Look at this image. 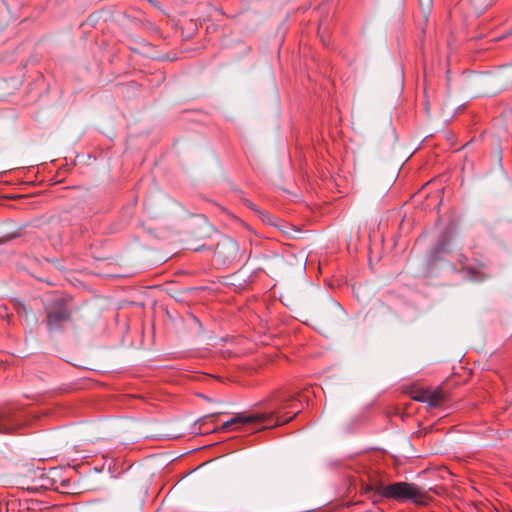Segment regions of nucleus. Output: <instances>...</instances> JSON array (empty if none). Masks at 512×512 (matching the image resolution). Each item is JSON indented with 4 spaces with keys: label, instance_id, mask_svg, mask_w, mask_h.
Listing matches in <instances>:
<instances>
[{
    "label": "nucleus",
    "instance_id": "f257e3e1",
    "mask_svg": "<svg viewBox=\"0 0 512 512\" xmlns=\"http://www.w3.org/2000/svg\"><path fill=\"white\" fill-rule=\"evenodd\" d=\"M291 309L299 306L305 323L327 325L335 323L342 314L341 306L326 292L312 285H307L304 299L299 303H286Z\"/></svg>",
    "mask_w": 512,
    "mask_h": 512
},
{
    "label": "nucleus",
    "instance_id": "f03ea898",
    "mask_svg": "<svg viewBox=\"0 0 512 512\" xmlns=\"http://www.w3.org/2000/svg\"><path fill=\"white\" fill-rule=\"evenodd\" d=\"M306 260L295 255L277 253L259 254L250 258L246 265L253 271L263 272L271 277H284L293 274H303Z\"/></svg>",
    "mask_w": 512,
    "mask_h": 512
},
{
    "label": "nucleus",
    "instance_id": "7ed1b4c3",
    "mask_svg": "<svg viewBox=\"0 0 512 512\" xmlns=\"http://www.w3.org/2000/svg\"><path fill=\"white\" fill-rule=\"evenodd\" d=\"M372 492L371 499L373 503H377L381 498L396 501H412L416 504H425L429 497L423 488L414 483L395 482L385 485L381 481L365 488V493Z\"/></svg>",
    "mask_w": 512,
    "mask_h": 512
},
{
    "label": "nucleus",
    "instance_id": "20e7f679",
    "mask_svg": "<svg viewBox=\"0 0 512 512\" xmlns=\"http://www.w3.org/2000/svg\"><path fill=\"white\" fill-rule=\"evenodd\" d=\"M71 300L70 297L57 296L45 305V323L50 333L60 332L65 323L72 322L75 309Z\"/></svg>",
    "mask_w": 512,
    "mask_h": 512
},
{
    "label": "nucleus",
    "instance_id": "39448f33",
    "mask_svg": "<svg viewBox=\"0 0 512 512\" xmlns=\"http://www.w3.org/2000/svg\"><path fill=\"white\" fill-rule=\"evenodd\" d=\"M148 489L147 477L135 476L127 479L119 488L116 503L125 508L140 506L148 494Z\"/></svg>",
    "mask_w": 512,
    "mask_h": 512
},
{
    "label": "nucleus",
    "instance_id": "423d86ee",
    "mask_svg": "<svg viewBox=\"0 0 512 512\" xmlns=\"http://www.w3.org/2000/svg\"><path fill=\"white\" fill-rule=\"evenodd\" d=\"M484 93L497 94L512 86V66L500 67L482 79Z\"/></svg>",
    "mask_w": 512,
    "mask_h": 512
},
{
    "label": "nucleus",
    "instance_id": "0eeeda50",
    "mask_svg": "<svg viewBox=\"0 0 512 512\" xmlns=\"http://www.w3.org/2000/svg\"><path fill=\"white\" fill-rule=\"evenodd\" d=\"M214 261L218 266H229L240 259L238 243L227 236H223L217 242L214 251Z\"/></svg>",
    "mask_w": 512,
    "mask_h": 512
},
{
    "label": "nucleus",
    "instance_id": "6e6552de",
    "mask_svg": "<svg viewBox=\"0 0 512 512\" xmlns=\"http://www.w3.org/2000/svg\"><path fill=\"white\" fill-rule=\"evenodd\" d=\"M211 226L205 221L194 223L189 230V239L187 240V247L193 251H199L204 248L203 245H198L196 242L209 237Z\"/></svg>",
    "mask_w": 512,
    "mask_h": 512
},
{
    "label": "nucleus",
    "instance_id": "1a4fd4ad",
    "mask_svg": "<svg viewBox=\"0 0 512 512\" xmlns=\"http://www.w3.org/2000/svg\"><path fill=\"white\" fill-rule=\"evenodd\" d=\"M24 425V422L18 418V415L12 410L0 411V433L10 434Z\"/></svg>",
    "mask_w": 512,
    "mask_h": 512
},
{
    "label": "nucleus",
    "instance_id": "9d476101",
    "mask_svg": "<svg viewBox=\"0 0 512 512\" xmlns=\"http://www.w3.org/2000/svg\"><path fill=\"white\" fill-rule=\"evenodd\" d=\"M270 416V414L263 413H256L251 415L236 414L232 419L226 421L220 429L227 430L236 424L262 423L265 422Z\"/></svg>",
    "mask_w": 512,
    "mask_h": 512
},
{
    "label": "nucleus",
    "instance_id": "9b49d317",
    "mask_svg": "<svg viewBox=\"0 0 512 512\" xmlns=\"http://www.w3.org/2000/svg\"><path fill=\"white\" fill-rule=\"evenodd\" d=\"M445 400V394L440 388L429 389L426 403L432 407L440 406Z\"/></svg>",
    "mask_w": 512,
    "mask_h": 512
},
{
    "label": "nucleus",
    "instance_id": "f8f14e48",
    "mask_svg": "<svg viewBox=\"0 0 512 512\" xmlns=\"http://www.w3.org/2000/svg\"><path fill=\"white\" fill-rule=\"evenodd\" d=\"M17 312L21 317H25L29 324H35L38 321L37 316L30 307L20 304L17 308Z\"/></svg>",
    "mask_w": 512,
    "mask_h": 512
},
{
    "label": "nucleus",
    "instance_id": "ddd939ff",
    "mask_svg": "<svg viewBox=\"0 0 512 512\" xmlns=\"http://www.w3.org/2000/svg\"><path fill=\"white\" fill-rule=\"evenodd\" d=\"M254 210L260 215L263 222H265L269 225H272V226H277V218L275 216L271 215L268 212L261 211L256 208H254Z\"/></svg>",
    "mask_w": 512,
    "mask_h": 512
},
{
    "label": "nucleus",
    "instance_id": "4468645a",
    "mask_svg": "<svg viewBox=\"0 0 512 512\" xmlns=\"http://www.w3.org/2000/svg\"><path fill=\"white\" fill-rule=\"evenodd\" d=\"M419 7L425 20L428 19L429 13L433 6V0H418Z\"/></svg>",
    "mask_w": 512,
    "mask_h": 512
},
{
    "label": "nucleus",
    "instance_id": "2eb2a0df",
    "mask_svg": "<svg viewBox=\"0 0 512 512\" xmlns=\"http://www.w3.org/2000/svg\"><path fill=\"white\" fill-rule=\"evenodd\" d=\"M429 388L427 389H418L413 392L412 399L418 402L426 403L427 401V393Z\"/></svg>",
    "mask_w": 512,
    "mask_h": 512
},
{
    "label": "nucleus",
    "instance_id": "dca6fc26",
    "mask_svg": "<svg viewBox=\"0 0 512 512\" xmlns=\"http://www.w3.org/2000/svg\"><path fill=\"white\" fill-rule=\"evenodd\" d=\"M495 0H471L476 9H486L494 3Z\"/></svg>",
    "mask_w": 512,
    "mask_h": 512
},
{
    "label": "nucleus",
    "instance_id": "f3484780",
    "mask_svg": "<svg viewBox=\"0 0 512 512\" xmlns=\"http://www.w3.org/2000/svg\"><path fill=\"white\" fill-rule=\"evenodd\" d=\"M296 414H294L293 416L289 417V418H286V419H281L280 417L277 418V421L274 425H281V424H284V423H288L289 421H291L294 417H295Z\"/></svg>",
    "mask_w": 512,
    "mask_h": 512
},
{
    "label": "nucleus",
    "instance_id": "a211bd4d",
    "mask_svg": "<svg viewBox=\"0 0 512 512\" xmlns=\"http://www.w3.org/2000/svg\"><path fill=\"white\" fill-rule=\"evenodd\" d=\"M69 484H70V481H69V480H62V481L60 482V485H59V486L54 487L53 489H54V490H56V491H59V490H60V488H65V487L69 486Z\"/></svg>",
    "mask_w": 512,
    "mask_h": 512
},
{
    "label": "nucleus",
    "instance_id": "6ab92c4d",
    "mask_svg": "<svg viewBox=\"0 0 512 512\" xmlns=\"http://www.w3.org/2000/svg\"><path fill=\"white\" fill-rule=\"evenodd\" d=\"M245 276L249 277V276H248V271H246V270H245V268H242V269L238 272V277H243V278H244Z\"/></svg>",
    "mask_w": 512,
    "mask_h": 512
},
{
    "label": "nucleus",
    "instance_id": "aec40b11",
    "mask_svg": "<svg viewBox=\"0 0 512 512\" xmlns=\"http://www.w3.org/2000/svg\"><path fill=\"white\" fill-rule=\"evenodd\" d=\"M218 414H211V415H207L205 416L203 419H208V418H214L216 417Z\"/></svg>",
    "mask_w": 512,
    "mask_h": 512
}]
</instances>
